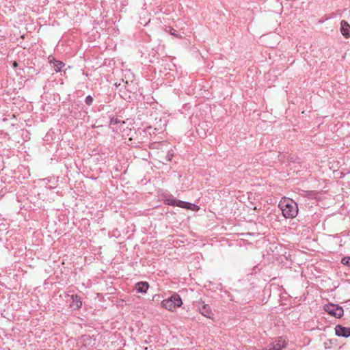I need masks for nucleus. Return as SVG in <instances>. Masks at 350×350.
<instances>
[{
    "mask_svg": "<svg viewBox=\"0 0 350 350\" xmlns=\"http://www.w3.org/2000/svg\"><path fill=\"white\" fill-rule=\"evenodd\" d=\"M199 311L203 316L213 319V314L208 305L203 304L202 306H199Z\"/></svg>",
    "mask_w": 350,
    "mask_h": 350,
    "instance_id": "6",
    "label": "nucleus"
},
{
    "mask_svg": "<svg viewBox=\"0 0 350 350\" xmlns=\"http://www.w3.org/2000/svg\"><path fill=\"white\" fill-rule=\"evenodd\" d=\"M340 32L346 38L350 37V25L344 20L340 22Z\"/></svg>",
    "mask_w": 350,
    "mask_h": 350,
    "instance_id": "5",
    "label": "nucleus"
},
{
    "mask_svg": "<svg viewBox=\"0 0 350 350\" xmlns=\"http://www.w3.org/2000/svg\"><path fill=\"white\" fill-rule=\"evenodd\" d=\"M341 262L345 265L350 267V256L344 257L341 260Z\"/></svg>",
    "mask_w": 350,
    "mask_h": 350,
    "instance_id": "13",
    "label": "nucleus"
},
{
    "mask_svg": "<svg viewBox=\"0 0 350 350\" xmlns=\"http://www.w3.org/2000/svg\"><path fill=\"white\" fill-rule=\"evenodd\" d=\"M286 345V342L282 337L278 338L271 344V348L269 350H281Z\"/></svg>",
    "mask_w": 350,
    "mask_h": 350,
    "instance_id": "4",
    "label": "nucleus"
},
{
    "mask_svg": "<svg viewBox=\"0 0 350 350\" xmlns=\"http://www.w3.org/2000/svg\"><path fill=\"white\" fill-rule=\"evenodd\" d=\"M72 301L70 304V306L73 309H79L82 306V301L81 300L80 297L77 295H72L71 296Z\"/></svg>",
    "mask_w": 350,
    "mask_h": 350,
    "instance_id": "7",
    "label": "nucleus"
},
{
    "mask_svg": "<svg viewBox=\"0 0 350 350\" xmlns=\"http://www.w3.org/2000/svg\"><path fill=\"white\" fill-rule=\"evenodd\" d=\"M278 206L285 218H294L298 213L297 204L291 198H282Z\"/></svg>",
    "mask_w": 350,
    "mask_h": 350,
    "instance_id": "1",
    "label": "nucleus"
},
{
    "mask_svg": "<svg viewBox=\"0 0 350 350\" xmlns=\"http://www.w3.org/2000/svg\"><path fill=\"white\" fill-rule=\"evenodd\" d=\"M139 133H140V134H142V133H146L144 131H139Z\"/></svg>",
    "mask_w": 350,
    "mask_h": 350,
    "instance_id": "20",
    "label": "nucleus"
},
{
    "mask_svg": "<svg viewBox=\"0 0 350 350\" xmlns=\"http://www.w3.org/2000/svg\"><path fill=\"white\" fill-rule=\"evenodd\" d=\"M335 333L338 336L347 338L350 336V328L342 327V325H336L335 327Z\"/></svg>",
    "mask_w": 350,
    "mask_h": 350,
    "instance_id": "3",
    "label": "nucleus"
},
{
    "mask_svg": "<svg viewBox=\"0 0 350 350\" xmlns=\"http://www.w3.org/2000/svg\"><path fill=\"white\" fill-rule=\"evenodd\" d=\"M148 287L149 285L148 282H139L135 285V289L138 293H146Z\"/></svg>",
    "mask_w": 350,
    "mask_h": 350,
    "instance_id": "9",
    "label": "nucleus"
},
{
    "mask_svg": "<svg viewBox=\"0 0 350 350\" xmlns=\"http://www.w3.org/2000/svg\"><path fill=\"white\" fill-rule=\"evenodd\" d=\"M185 204V202L181 201V200H175L174 201V205L183 208Z\"/></svg>",
    "mask_w": 350,
    "mask_h": 350,
    "instance_id": "14",
    "label": "nucleus"
},
{
    "mask_svg": "<svg viewBox=\"0 0 350 350\" xmlns=\"http://www.w3.org/2000/svg\"><path fill=\"white\" fill-rule=\"evenodd\" d=\"M161 305L164 308L170 311H173L176 308V307L174 306L172 300L170 298L163 300L161 302Z\"/></svg>",
    "mask_w": 350,
    "mask_h": 350,
    "instance_id": "10",
    "label": "nucleus"
},
{
    "mask_svg": "<svg viewBox=\"0 0 350 350\" xmlns=\"http://www.w3.org/2000/svg\"><path fill=\"white\" fill-rule=\"evenodd\" d=\"M170 299L172 300L173 304L174 305V306L176 308L179 307L183 304V301H182L180 297L179 296V295H178L176 293L173 294L170 297Z\"/></svg>",
    "mask_w": 350,
    "mask_h": 350,
    "instance_id": "11",
    "label": "nucleus"
},
{
    "mask_svg": "<svg viewBox=\"0 0 350 350\" xmlns=\"http://www.w3.org/2000/svg\"><path fill=\"white\" fill-rule=\"evenodd\" d=\"M175 200H167V204L169 205H174Z\"/></svg>",
    "mask_w": 350,
    "mask_h": 350,
    "instance_id": "17",
    "label": "nucleus"
},
{
    "mask_svg": "<svg viewBox=\"0 0 350 350\" xmlns=\"http://www.w3.org/2000/svg\"><path fill=\"white\" fill-rule=\"evenodd\" d=\"M183 208L186 209L192 210L193 211H198L200 209V207L198 205L187 202H185V204Z\"/></svg>",
    "mask_w": 350,
    "mask_h": 350,
    "instance_id": "12",
    "label": "nucleus"
},
{
    "mask_svg": "<svg viewBox=\"0 0 350 350\" xmlns=\"http://www.w3.org/2000/svg\"><path fill=\"white\" fill-rule=\"evenodd\" d=\"M18 66V64L15 62L14 64H13V66L14 67H16Z\"/></svg>",
    "mask_w": 350,
    "mask_h": 350,
    "instance_id": "19",
    "label": "nucleus"
},
{
    "mask_svg": "<svg viewBox=\"0 0 350 350\" xmlns=\"http://www.w3.org/2000/svg\"><path fill=\"white\" fill-rule=\"evenodd\" d=\"M170 33L171 35L177 37V38H181V36H180V34H178V33H176V31L174 29H173V28H171V29H170Z\"/></svg>",
    "mask_w": 350,
    "mask_h": 350,
    "instance_id": "15",
    "label": "nucleus"
},
{
    "mask_svg": "<svg viewBox=\"0 0 350 350\" xmlns=\"http://www.w3.org/2000/svg\"><path fill=\"white\" fill-rule=\"evenodd\" d=\"M118 123V120L117 119H113L112 118L110 121V124H117Z\"/></svg>",
    "mask_w": 350,
    "mask_h": 350,
    "instance_id": "18",
    "label": "nucleus"
},
{
    "mask_svg": "<svg viewBox=\"0 0 350 350\" xmlns=\"http://www.w3.org/2000/svg\"><path fill=\"white\" fill-rule=\"evenodd\" d=\"M49 62L53 64V67L56 72H59L64 66V63L61 61L55 60L53 57H49Z\"/></svg>",
    "mask_w": 350,
    "mask_h": 350,
    "instance_id": "8",
    "label": "nucleus"
},
{
    "mask_svg": "<svg viewBox=\"0 0 350 350\" xmlns=\"http://www.w3.org/2000/svg\"><path fill=\"white\" fill-rule=\"evenodd\" d=\"M324 310L328 314L336 318H340L343 315L344 312L342 307L333 304L325 305Z\"/></svg>",
    "mask_w": 350,
    "mask_h": 350,
    "instance_id": "2",
    "label": "nucleus"
},
{
    "mask_svg": "<svg viewBox=\"0 0 350 350\" xmlns=\"http://www.w3.org/2000/svg\"><path fill=\"white\" fill-rule=\"evenodd\" d=\"M92 102H93V98L91 96H88L85 98V103L88 105H90L92 103Z\"/></svg>",
    "mask_w": 350,
    "mask_h": 350,
    "instance_id": "16",
    "label": "nucleus"
}]
</instances>
